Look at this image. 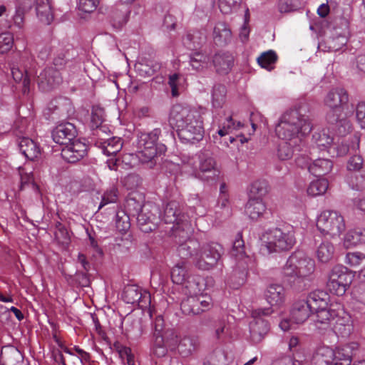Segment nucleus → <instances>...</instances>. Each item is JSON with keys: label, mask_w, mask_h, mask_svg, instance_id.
Instances as JSON below:
<instances>
[{"label": "nucleus", "mask_w": 365, "mask_h": 365, "mask_svg": "<svg viewBox=\"0 0 365 365\" xmlns=\"http://www.w3.org/2000/svg\"><path fill=\"white\" fill-rule=\"evenodd\" d=\"M170 125L177 128L182 143H194L203 138L204 129L200 113L182 104L174 105L169 115Z\"/></svg>", "instance_id": "obj_1"}, {"label": "nucleus", "mask_w": 365, "mask_h": 365, "mask_svg": "<svg viewBox=\"0 0 365 365\" xmlns=\"http://www.w3.org/2000/svg\"><path fill=\"white\" fill-rule=\"evenodd\" d=\"M312 128L310 118L305 109L299 107L289 109L280 116L275 126V133L282 140L298 145L302 137L309 133Z\"/></svg>", "instance_id": "obj_2"}, {"label": "nucleus", "mask_w": 365, "mask_h": 365, "mask_svg": "<svg viewBox=\"0 0 365 365\" xmlns=\"http://www.w3.org/2000/svg\"><path fill=\"white\" fill-rule=\"evenodd\" d=\"M178 247L180 258L192 257L195 266L201 270H210L216 266L223 253V248L220 244L210 242L200 246L195 239L188 237Z\"/></svg>", "instance_id": "obj_3"}, {"label": "nucleus", "mask_w": 365, "mask_h": 365, "mask_svg": "<svg viewBox=\"0 0 365 365\" xmlns=\"http://www.w3.org/2000/svg\"><path fill=\"white\" fill-rule=\"evenodd\" d=\"M261 241L269 254L289 251L297 242L294 228L289 224L269 228L262 233Z\"/></svg>", "instance_id": "obj_4"}, {"label": "nucleus", "mask_w": 365, "mask_h": 365, "mask_svg": "<svg viewBox=\"0 0 365 365\" xmlns=\"http://www.w3.org/2000/svg\"><path fill=\"white\" fill-rule=\"evenodd\" d=\"M161 135L160 128H155L149 133L140 132L137 134V156L142 164L153 168L156 163L157 155L164 154L167 148L164 144L157 143Z\"/></svg>", "instance_id": "obj_5"}, {"label": "nucleus", "mask_w": 365, "mask_h": 365, "mask_svg": "<svg viewBox=\"0 0 365 365\" xmlns=\"http://www.w3.org/2000/svg\"><path fill=\"white\" fill-rule=\"evenodd\" d=\"M192 213H193L192 211ZM192 217H194L193 214L190 217L188 213H185L180 202L173 200L166 205L162 220L165 224L172 225L170 230L175 237L178 236L185 240L189 237V235L193 230L191 223Z\"/></svg>", "instance_id": "obj_6"}, {"label": "nucleus", "mask_w": 365, "mask_h": 365, "mask_svg": "<svg viewBox=\"0 0 365 365\" xmlns=\"http://www.w3.org/2000/svg\"><path fill=\"white\" fill-rule=\"evenodd\" d=\"M315 269L314 261L302 251H296L282 267V275L289 282L299 283L308 279Z\"/></svg>", "instance_id": "obj_7"}, {"label": "nucleus", "mask_w": 365, "mask_h": 365, "mask_svg": "<svg viewBox=\"0 0 365 365\" xmlns=\"http://www.w3.org/2000/svg\"><path fill=\"white\" fill-rule=\"evenodd\" d=\"M230 255L237 261V268L233 270L230 276L228 283L233 289H238L243 285L247 276V269L254 263L251 257L245 251V242L241 232H238L235 238Z\"/></svg>", "instance_id": "obj_8"}, {"label": "nucleus", "mask_w": 365, "mask_h": 365, "mask_svg": "<svg viewBox=\"0 0 365 365\" xmlns=\"http://www.w3.org/2000/svg\"><path fill=\"white\" fill-rule=\"evenodd\" d=\"M216 163L208 151L201 152L197 158H190L182 166L184 172L207 182H213L219 175Z\"/></svg>", "instance_id": "obj_9"}, {"label": "nucleus", "mask_w": 365, "mask_h": 365, "mask_svg": "<svg viewBox=\"0 0 365 365\" xmlns=\"http://www.w3.org/2000/svg\"><path fill=\"white\" fill-rule=\"evenodd\" d=\"M317 227L324 235L339 237L346 229L344 217L337 211L324 210L317 220Z\"/></svg>", "instance_id": "obj_10"}, {"label": "nucleus", "mask_w": 365, "mask_h": 365, "mask_svg": "<svg viewBox=\"0 0 365 365\" xmlns=\"http://www.w3.org/2000/svg\"><path fill=\"white\" fill-rule=\"evenodd\" d=\"M352 279L353 276L346 267L336 265L331 270L327 286L331 293L342 296L351 284Z\"/></svg>", "instance_id": "obj_11"}, {"label": "nucleus", "mask_w": 365, "mask_h": 365, "mask_svg": "<svg viewBox=\"0 0 365 365\" xmlns=\"http://www.w3.org/2000/svg\"><path fill=\"white\" fill-rule=\"evenodd\" d=\"M349 96L346 91L342 88H336L331 90L324 99V103L330 108L327 114V120L329 123H334L338 119V114L347 104Z\"/></svg>", "instance_id": "obj_12"}, {"label": "nucleus", "mask_w": 365, "mask_h": 365, "mask_svg": "<svg viewBox=\"0 0 365 365\" xmlns=\"http://www.w3.org/2000/svg\"><path fill=\"white\" fill-rule=\"evenodd\" d=\"M273 312L272 308H260L252 312L253 320L250 324V338L253 343L261 342L267 334L269 327L268 322L262 318Z\"/></svg>", "instance_id": "obj_13"}, {"label": "nucleus", "mask_w": 365, "mask_h": 365, "mask_svg": "<svg viewBox=\"0 0 365 365\" xmlns=\"http://www.w3.org/2000/svg\"><path fill=\"white\" fill-rule=\"evenodd\" d=\"M158 214L159 209L155 204L145 203L140 212L136 215L140 229L144 232L155 230L158 222Z\"/></svg>", "instance_id": "obj_14"}, {"label": "nucleus", "mask_w": 365, "mask_h": 365, "mask_svg": "<svg viewBox=\"0 0 365 365\" xmlns=\"http://www.w3.org/2000/svg\"><path fill=\"white\" fill-rule=\"evenodd\" d=\"M312 160L311 157L300 156L296 159V163L302 168H307L309 173L316 177L325 175L332 170L333 163L329 159L317 158L311 163Z\"/></svg>", "instance_id": "obj_15"}, {"label": "nucleus", "mask_w": 365, "mask_h": 365, "mask_svg": "<svg viewBox=\"0 0 365 365\" xmlns=\"http://www.w3.org/2000/svg\"><path fill=\"white\" fill-rule=\"evenodd\" d=\"M63 78L61 72L53 66L43 69L37 76L36 83L38 88L44 92L49 91L61 83Z\"/></svg>", "instance_id": "obj_16"}, {"label": "nucleus", "mask_w": 365, "mask_h": 365, "mask_svg": "<svg viewBox=\"0 0 365 365\" xmlns=\"http://www.w3.org/2000/svg\"><path fill=\"white\" fill-rule=\"evenodd\" d=\"M87 153L88 145L80 139H77L63 146L61 155L65 161L76 163L82 160Z\"/></svg>", "instance_id": "obj_17"}, {"label": "nucleus", "mask_w": 365, "mask_h": 365, "mask_svg": "<svg viewBox=\"0 0 365 365\" xmlns=\"http://www.w3.org/2000/svg\"><path fill=\"white\" fill-rule=\"evenodd\" d=\"M123 299L128 304H137L144 308L150 304V294L136 285H129L125 288Z\"/></svg>", "instance_id": "obj_18"}, {"label": "nucleus", "mask_w": 365, "mask_h": 365, "mask_svg": "<svg viewBox=\"0 0 365 365\" xmlns=\"http://www.w3.org/2000/svg\"><path fill=\"white\" fill-rule=\"evenodd\" d=\"M51 136L55 143L63 146L78 139L75 125L68 122L58 125L53 130Z\"/></svg>", "instance_id": "obj_19"}, {"label": "nucleus", "mask_w": 365, "mask_h": 365, "mask_svg": "<svg viewBox=\"0 0 365 365\" xmlns=\"http://www.w3.org/2000/svg\"><path fill=\"white\" fill-rule=\"evenodd\" d=\"M338 315L339 312L330 306L327 308L313 312L312 321L317 329L319 330H329Z\"/></svg>", "instance_id": "obj_20"}, {"label": "nucleus", "mask_w": 365, "mask_h": 365, "mask_svg": "<svg viewBox=\"0 0 365 365\" xmlns=\"http://www.w3.org/2000/svg\"><path fill=\"white\" fill-rule=\"evenodd\" d=\"M289 314L294 324H302L312 316L313 311L310 304L304 298L297 300L293 304Z\"/></svg>", "instance_id": "obj_21"}, {"label": "nucleus", "mask_w": 365, "mask_h": 365, "mask_svg": "<svg viewBox=\"0 0 365 365\" xmlns=\"http://www.w3.org/2000/svg\"><path fill=\"white\" fill-rule=\"evenodd\" d=\"M91 143L95 146L101 148L103 153L107 155L117 154L123 147V143L120 138L113 137L108 139H103L101 135L91 137Z\"/></svg>", "instance_id": "obj_22"}, {"label": "nucleus", "mask_w": 365, "mask_h": 365, "mask_svg": "<svg viewBox=\"0 0 365 365\" xmlns=\"http://www.w3.org/2000/svg\"><path fill=\"white\" fill-rule=\"evenodd\" d=\"M334 140V137L331 136L329 134V129H322V130L315 132L312 136V141L315 146L312 147L310 155H313L317 150H329V148H331L330 145Z\"/></svg>", "instance_id": "obj_23"}, {"label": "nucleus", "mask_w": 365, "mask_h": 365, "mask_svg": "<svg viewBox=\"0 0 365 365\" xmlns=\"http://www.w3.org/2000/svg\"><path fill=\"white\" fill-rule=\"evenodd\" d=\"M359 347V345L356 342H350L338 346L334 350V360H336V361H341L351 364V358L357 354Z\"/></svg>", "instance_id": "obj_24"}, {"label": "nucleus", "mask_w": 365, "mask_h": 365, "mask_svg": "<svg viewBox=\"0 0 365 365\" xmlns=\"http://www.w3.org/2000/svg\"><path fill=\"white\" fill-rule=\"evenodd\" d=\"M304 299L310 304L313 312L330 307L329 305L330 297L322 290L312 292Z\"/></svg>", "instance_id": "obj_25"}, {"label": "nucleus", "mask_w": 365, "mask_h": 365, "mask_svg": "<svg viewBox=\"0 0 365 365\" xmlns=\"http://www.w3.org/2000/svg\"><path fill=\"white\" fill-rule=\"evenodd\" d=\"M336 335L342 337L349 336L353 331V324L351 317L348 315L341 316L339 312L338 317L333 322L331 327L329 328Z\"/></svg>", "instance_id": "obj_26"}, {"label": "nucleus", "mask_w": 365, "mask_h": 365, "mask_svg": "<svg viewBox=\"0 0 365 365\" xmlns=\"http://www.w3.org/2000/svg\"><path fill=\"white\" fill-rule=\"evenodd\" d=\"M234 63V57L227 52L217 53L212 58V64L216 71L220 74L228 73Z\"/></svg>", "instance_id": "obj_27"}, {"label": "nucleus", "mask_w": 365, "mask_h": 365, "mask_svg": "<svg viewBox=\"0 0 365 365\" xmlns=\"http://www.w3.org/2000/svg\"><path fill=\"white\" fill-rule=\"evenodd\" d=\"M264 296L272 307H279L284 302L285 291L282 285L272 284L267 287Z\"/></svg>", "instance_id": "obj_28"}, {"label": "nucleus", "mask_w": 365, "mask_h": 365, "mask_svg": "<svg viewBox=\"0 0 365 365\" xmlns=\"http://www.w3.org/2000/svg\"><path fill=\"white\" fill-rule=\"evenodd\" d=\"M266 205L259 197H250L245 205V213L252 220H257L264 213Z\"/></svg>", "instance_id": "obj_29"}, {"label": "nucleus", "mask_w": 365, "mask_h": 365, "mask_svg": "<svg viewBox=\"0 0 365 365\" xmlns=\"http://www.w3.org/2000/svg\"><path fill=\"white\" fill-rule=\"evenodd\" d=\"M165 323L162 316L159 315L155 317L152 324V336H165L167 342L169 339L172 341V344H175L178 342L177 333L173 330H167L164 331Z\"/></svg>", "instance_id": "obj_30"}, {"label": "nucleus", "mask_w": 365, "mask_h": 365, "mask_svg": "<svg viewBox=\"0 0 365 365\" xmlns=\"http://www.w3.org/2000/svg\"><path fill=\"white\" fill-rule=\"evenodd\" d=\"M21 153L29 160H34L41 154L39 145L29 138H22L19 142Z\"/></svg>", "instance_id": "obj_31"}, {"label": "nucleus", "mask_w": 365, "mask_h": 365, "mask_svg": "<svg viewBox=\"0 0 365 365\" xmlns=\"http://www.w3.org/2000/svg\"><path fill=\"white\" fill-rule=\"evenodd\" d=\"M212 37L215 44L225 46L231 41L232 32L225 23L218 22L214 27Z\"/></svg>", "instance_id": "obj_32"}, {"label": "nucleus", "mask_w": 365, "mask_h": 365, "mask_svg": "<svg viewBox=\"0 0 365 365\" xmlns=\"http://www.w3.org/2000/svg\"><path fill=\"white\" fill-rule=\"evenodd\" d=\"M359 148V138L356 135H354L349 137L348 140H341L340 145L329 148L328 152L331 153V149L333 148L336 152L337 156H344L350 150L356 151Z\"/></svg>", "instance_id": "obj_33"}, {"label": "nucleus", "mask_w": 365, "mask_h": 365, "mask_svg": "<svg viewBox=\"0 0 365 365\" xmlns=\"http://www.w3.org/2000/svg\"><path fill=\"white\" fill-rule=\"evenodd\" d=\"M334 356V349L329 346L319 347L313 356V365H331Z\"/></svg>", "instance_id": "obj_34"}, {"label": "nucleus", "mask_w": 365, "mask_h": 365, "mask_svg": "<svg viewBox=\"0 0 365 365\" xmlns=\"http://www.w3.org/2000/svg\"><path fill=\"white\" fill-rule=\"evenodd\" d=\"M36 15L39 20L46 24H50L53 14L49 0H36Z\"/></svg>", "instance_id": "obj_35"}, {"label": "nucleus", "mask_w": 365, "mask_h": 365, "mask_svg": "<svg viewBox=\"0 0 365 365\" xmlns=\"http://www.w3.org/2000/svg\"><path fill=\"white\" fill-rule=\"evenodd\" d=\"M184 283V292L187 297L201 294L204 284L200 276H189Z\"/></svg>", "instance_id": "obj_36"}, {"label": "nucleus", "mask_w": 365, "mask_h": 365, "mask_svg": "<svg viewBox=\"0 0 365 365\" xmlns=\"http://www.w3.org/2000/svg\"><path fill=\"white\" fill-rule=\"evenodd\" d=\"M200 302V295L187 297L181 302L180 307L182 312L185 314L196 315L201 314Z\"/></svg>", "instance_id": "obj_37"}, {"label": "nucleus", "mask_w": 365, "mask_h": 365, "mask_svg": "<svg viewBox=\"0 0 365 365\" xmlns=\"http://www.w3.org/2000/svg\"><path fill=\"white\" fill-rule=\"evenodd\" d=\"M197 344V339L185 336L179 341L178 351L182 357L190 356L195 351Z\"/></svg>", "instance_id": "obj_38"}, {"label": "nucleus", "mask_w": 365, "mask_h": 365, "mask_svg": "<svg viewBox=\"0 0 365 365\" xmlns=\"http://www.w3.org/2000/svg\"><path fill=\"white\" fill-rule=\"evenodd\" d=\"M365 242V229L357 228L348 232L344 239L346 248Z\"/></svg>", "instance_id": "obj_39"}, {"label": "nucleus", "mask_w": 365, "mask_h": 365, "mask_svg": "<svg viewBox=\"0 0 365 365\" xmlns=\"http://www.w3.org/2000/svg\"><path fill=\"white\" fill-rule=\"evenodd\" d=\"M190 64L194 70L202 71L210 66V57L206 53L200 51L192 52L190 55Z\"/></svg>", "instance_id": "obj_40"}, {"label": "nucleus", "mask_w": 365, "mask_h": 365, "mask_svg": "<svg viewBox=\"0 0 365 365\" xmlns=\"http://www.w3.org/2000/svg\"><path fill=\"white\" fill-rule=\"evenodd\" d=\"M11 75L14 80L17 82H21L24 87V93L29 91L31 79L28 71L25 68H20L14 66L11 68Z\"/></svg>", "instance_id": "obj_41"}, {"label": "nucleus", "mask_w": 365, "mask_h": 365, "mask_svg": "<svg viewBox=\"0 0 365 365\" xmlns=\"http://www.w3.org/2000/svg\"><path fill=\"white\" fill-rule=\"evenodd\" d=\"M227 89L225 85L216 83L212 90V105L215 108H222L226 100Z\"/></svg>", "instance_id": "obj_42"}, {"label": "nucleus", "mask_w": 365, "mask_h": 365, "mask_svg": "<svg viewBox=\"0 0 365 365\" xmlns=\"http://www.w3.org/2000/svg\"><path fill=\"white\" fill-rule=\"evenodd\" d=\"M31 8L29 3H23L19 0V5H16L15 14L12 16L13 26L22 30L24 26V14L26 9Z\"/></svg>", "instance_id": "obj_43"}, {"label": "nucleus", "mask_w": 365, "mask_h": 365, "mask_svg": "<svg viewBox=\"0 0 365 365\" xmlns=\"http://www.w3.org/2000/svg\"><path fill=\"white\" fill-rule=\"evenodd\" d=\"M334 252V245L330 242L325 240L317 247L316 254L321 262L326 263L332 259Z\"/></svg>", "instance_id": "obj_44"}, {"label": "nucleus", "mask_w": 365, "mask_h": 365, "mask_svg": "<svg viewBox=\"0 0 365 365\" xmlns=\"http://www.w3.org/2000/svg\"><path fill=\"white\" fill-rule=\"evenodd\" d=\"M187 270L185 261L177 263L171 270V279L173 283L183 284L187 279Z\"/></svg>", "instance_id": "obj_45"}, {"label": "nucleus", "mask_w": 365, "mask_h": 365, "mask_svg": "<svg viewBox=\"0 0 365 365\" xmlns=\"http://www.w3.org/2000/svg\"><path fill=\"white\" fill-rule=\"evenodd\" d=\"M164 337V336H152L151 352L158 358L165 356L168 353Z\"/></svg>", "instance_id": "obj_46"}, {"label": "nucleus", "mask_w": 365, "mask_h": 365, "mask_svg": "<svg viewBox=\"0 0 365 365\" xmlns=\"http://www.w3.org/2000/svg\"><path fill=\"white\" fill-rule=\"evenodd\" d=\"M277 55L272 51L269 50L267 52L262 53L258 58L257 62L259 65L268 71H271L274 68V65L277 62Z\"/></svg>", "instance_id": "obj_47"}, {"label": "nucleus", "mask_w": 365, "mask_h": 365, "mask_svg": "<svg viewBox=\"0 0 365 365\" xmlns=\"http://www.w3.org/2000/svg\"><path fill=\"white\" fill-rule=\"evenodd\" d=\"M227 358L222 349H216L210 354L205 359L203 365H227Z\"/></svg>", "instance_id": "obj_48"}, {"label": "nucleus", "mask_w": 365, "mask_h": 365, "mask_svg": "<svg viewBox=\"0 0 365 365\" xmlns=\"http://www.w3.org/2000/svg\"><path fill=\"white\" fill-rule=\"evenodd\" d=\"M328 187L329 183L326 179H317L309 184L307 193L311 196L321 195L326 192Z\"/></svg>", "instance_id": "obj_49"}, {"label": "nucleus", "mask_w": 365, "mask_h": 365, "mask_svg": "<svg viewBox=\"0 0 365 365\" xmlns=\"http://www.w3.org/2000/svg\"><path fill=\"white\" fill-rule=\"evenodd\" d=\"M205 41L204 36L199 31L188 33L184 39L185 45L190 50H195Z\"/></svg>", "instance_id": "obj_50"}, {"label": "nucleus", "mask_w": 365, "mask_h": 365, "mask_svg": "<svg viewBox=\"0 0 365 365\" xmlns=\"http://www.w3.org/2000/svg\"><path fill=\"white\" fill-rule=\"evenodd\" d=\"M220 210H222L220 216H217L219 219L227 218L230 215V209L229 207V199L227 193H222L220 195L216 205V215L220 213Z\"/></svg>", "instance_id": "obj_51"}, {"label": "nucleus", "mask_w": 365, "mask_h": 365, "mask_svg": "<svg viewBox=\"0 0 365 365\" xmlns=\"http://www.w3.org/2000/svg\"><path fill=\"white\" fill-rule=\"evenodd\" d=\"M118 195L119 192L115 186L112 185L108 187L102 195V199L99 205L98 210L101 209L103 207L108 204L117 202Z\"/></svg>", "instance_id": "obj_52"}, {"label": "nucleus", "mask_w": 365, "mask_h": 365, "mask_svg": "<svg viewBox=\"0 0 365 365\" xmlns=\"http://www.w3.org/2000/svg\"><path fill=\"white\" fill-rule=\"evenodd\" d=\"M297 145L290 141H284L279 145L277 150L278 158L281 160H287L292 158L294 152V148Z\"/></svg>", "instance_id": "obj_53"}, {"label": "nucleus", "mask_w": 365, "mask_h": 365, "mask_svg": "<svg viewBox=\"0 0 365 365\" xmlns=\"http://www.w3.org/2000/svg\"><path fill=\"white\" fill-rule=\"evenodd\" d=\"M267 192V182L265 180H256L250 187V197H259L262 199Z\"/></svg>", "instance_id": "obj_54"}, {"label": "nucleus", "mask_w": 365, "mask_h": 365, "mask_svg": "<svg viewBox=\"0 0 365 365\" xmlns=\"http://www.w3.org/2000/svg\"><path fill=\"white\" fill-rule=\"evenodd\" d=\"M340 115V113L338 114L337 120L331 123L335 124L334 128L332 129L335 130L336 135L343 137L346 136L351 130V124L346 118H339Z\"/></svg>", "instance_id": "obj_55"}, {"label": "nucleus", "mask_w": 365, "mask_h": 365, "mask_svg": "<svg viewBox=\"0 0 365 365\" xmlns=\"http://www.w3.org/2000/svg\"><path fill=\"white\" fill-rule=\"evenodd\" d=\"M271 365H304V361L290 355H282L274 359Z\"/></svg>", "instance_id": "obj_56"}, {"label": "nucleus", "mask_w": 365, "mask_h": 365, "mask_svg": "<svg viewBox=\"0 0 365 365\" xmlns=\"http://www.w3.org/2000/svg\"><path fill=\"white\" fill-rule=\"evenodd\" d=\"M277 9L281 14L297 11L299 7L298 0H279Z\"/></svg>", "instance_id": "obj_57"}, {"label": "nucleus", "mask_w": 365, "mask_h": 365, "mask_svg": "<svg viewBox=\"0 0 365 365\" xmlns=\"http://www.w3.org/2000/svg\"><path fill=\"white\" fill-rule=\"evenodd\" d=\"M128 19V11H114L111 16L112 25L115 29H120L126 24Z\"/></svg>", "instance_id": "obj_58"}, {"label": "nucleus", "mask_w": 365, "mask_h": 365, "mask_svg": "<svg viewBox=\"0 0 365 365\" xmlns=\"http://www.w3.org/2000/svg\"><path fill=\"white\" fill-rule=\"evenodd\" d=\"M14 46V36L10 32H4L0 34V53L9 52Z\"/></svg>", "instance_id": "obj_59"}, {"label": "nucleus", "mask_w": 365, "mask_h": 365, "mask_svg": "<svg viewBox=\"0 0 365 365\" xmlns=\"http://www.w3.org/2000/svg\"><path fill=\"white\" fill-rule=\"evenodd\" d=\"M103 121V110L100 108L93 110L91 113V122L93 125H95L97 128L93 133V137H98L101 135V133L103 132L101 128H98L99 125H101Z\"/></svg>", "instance_id": "obj_60"}, {"label": "nucleus", "mask_w": 365, "mask_h": 365, "mask_svg": "<svg viewBox=\"0 0 365 365\" xmlns=\"http://www.w3.org/2000/svg\"><path fill=\"white\" fill-rule=\"evenodd\" d=\"M241 0H219V8L222 13L229 14L236 10Z\"/></svg>", "instance_id": "obj_61"}, {"label": "nucleus", "mask_w": 365, "mask_h": 365, "mask_svg": "<svg viewBox=\"0 0 365 365\" xmlns=\"http://www.w3.org/2000/svg\"><path fill=\"white\" fill-rule=\"evenodd\" d=\"M365 259V255L362 252H349L346 255V263L351 267H357Z\"/></svg>", "instance_id": "obj_62"}, {"label": "nucleus", "mask_w": 365, "mask_h": 365, "mask_svg": "<svg viewBox=\"0 0 365 365\" xmlns=\"http://www.w3.org/2000/svg\"><path fill=\"white\" fill-rule=\"evenodd\" d=\"M100 0H78V7L83 12L91 13L97 9Z\"/></svg>", "instance_id": "obj_63"}, {"label": "nucleus", "mask_w": 365, "mask_h": 365, "mask_svg": "<svg viewBox=\"0 0 365 365\" xmlns=\"http://www.w3.org/2000/svg\"><path fill=\"white\" fill-rule=\"evenodd\" d=\"M143 205L141 202L136 200L134 197H130L126 201V207L130 213L133 216H136L141 209Z\"/></svg>", "instance_id": "obj_64"}]
</instances>
